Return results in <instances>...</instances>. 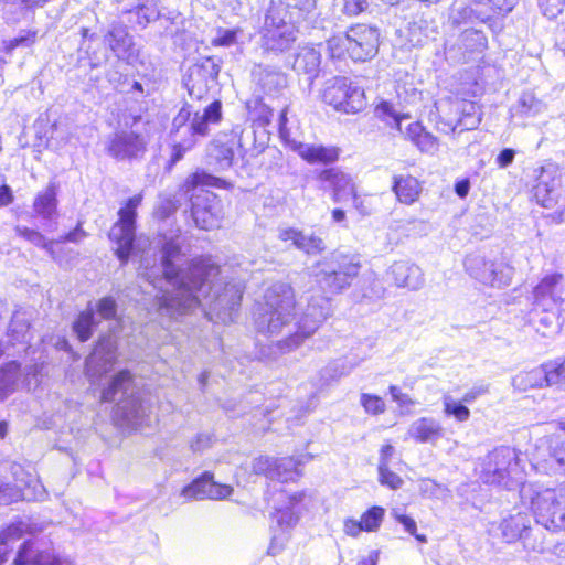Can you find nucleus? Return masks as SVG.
Returning a JSON list of instances; mask_svg holds the SVG:
<instances>
[{
	"instance_id": "nucleus-55",
	"label": "nucleus",
	"mask_w": 565,
	"mask_h": 565,
	"mask_svg": "<svg viewBox=\"0 0 565 565\" xmlns=\"http://www.w3.org/2000/svg\"><path fill=\"white\" fill-rule=\"evenodd\" d=\"M515 157V150L511 148H504L499 152V154L495 158V164L498 168L503 169L510 166Z\"/></svg>"
},
{
	"instance_id": "nucleus-4",
	"label": "nucleus",
	"mask_w": 565,
	"mask_h": 565,
	"mask_svg": "<svg viewBox=\"0 0 565 565\" xmlns=\"http://www.w3.org/2000/svg\"><path fill=\"white\" fill-rule=\"evenodd\" d=\"M142 200V193L128 198L118 210V218L108 233L109 239L116 244L115 255L124 265L128 263L135 248L137 210Z\"/></svg>"
},
{
	"instance_id": "nucleus-49",
	"label": "nucleus",
	"mask_w": 565,
	"mask_h": 565,
	"mask_svg": "<svg viewBox=\"0 0 565 565\" xmlns=\"http://www.w3.org/2000/svg\"><path fill=\"white\" fill-rule=\"evenodd\" d=\"M305 233L295 227H287L279 232V239L281 242H291L296 248H299Z\"/></svg>"
},
{
	"instance_id": "nucleus-46",
	"label": "nucleus",
	"mask_w": 565,
	"mask_h": 565,
	"mask_svg": "<svg viewBox=\"0 0 565 565\" xmlns=\"http://www.w3.org/2000/svg\"><path fill=\"white\" fill-rule=\"evenodd\" d=\"M21 490L9 483H0V504L8 505L21 499Z\"/></svg>"
},
{
	"instance_id": "nucleus-18",
	"label": "nucleus",
	"mask_w": 565,
	"mask_h": 565,
	"mask_svg": "<svg viewBox=\"0 0 565 565\" xmlns=\"http://www.w3.org/2000/svg\"><path fill=\"white\" fill-rule=\"evenodd\" d=\"M199 188H215L231 190L233 188V184L226 179L213 175L203 169H196L184 179V181L180 185V191H182L185 194H189L193 193Z\"/></svg>"
},
{
	"instance_id": "nucleus-35",
	"label": "nucleus",
	"mask_w": 565,
	"mask_h": 565,
	"mask_svg": "<svg viewBox=\"0 0 565 565\" xmlns=\"http://www.w3.org/2000/svg\"><path fill=\"white\" fill-rule=\"evenodd\" d=\"M360 404L364 412L372 416H379L386 411L384 398L376 394L362 393L360 395Z\"/></svg>"
},
{
	"instance_id": "nucleus-15",
	"label": "nucleus",
	"mask_w": 565,
	"mask_h": 565,
	"mask_svg": "<svg viewBox=\"0 0 565 565\" xmlns=\"http://www.w3.org/2000/svg\"><path fill=\"white\" fill-rule=\"evenodd\" d=\"M298 156L309 164H332L341 156V148L334 145H302L295 148Z\"/></svg>"
},
{
	"instance_id": "nucleus-37",
	"label": "nucleus",
	"mask_w": 565,
	"mask_h": 565,
	"mask_svg": "<svg viewBox=\"0 0 565 565\" xmlns=\"http://www.w3.org/2000/svg\"><path fill=\"white\" fill-rule=\"evenodd\" d=\"M463 42L470 52H482L487 49L488 40L486 34L480 30H466L463 32Z\"/></svg>"
},
{
	"instance_id": "nucleus-22",
	"label": "nucleus",
	"mask_w": 565,
	"mask_h": 565,
	"mask_svg": "<svg viewBox=\"0 0 565 565\" xmlns=\"http://www.w3.org/2000/svg\"><path fill=\"white\" fill-rule=\"evenodd\" d=\"M222 116V102L215 99L204 108L202 114H194L190 126L191 135L206 136L209 134V125L221 122Z\"/></svg>"
},
{
	"instance_id": "nucleus-47",
	"label": "nucleus",
	"mask_w": 565,
	"mask_h": 565,
	"mask_svg": "<svg viewBox=\"0 0 565 565\" xmlns=\"http://www.w3.org/2000/svg\"><path fill=\"white\" fill-rule=\"evenodd\" d=\"M388 393L391 394L392 399L401 408H408L416 404V401L407 393L402 392L401 387L397 385H390Z\"/></svg>"
},
{
	"instance_id": "nucleus-58",
	"label": "nucleus",
	"mask_w": 565,
	"mask_h": 565,
	"mask_svg": "<svg viewBox=\"0 0 565 565\" xmlns=\"http://www.w3.org/2000/svg\"><path fill=\"white\" fill-rule=\"evenodd\" d=\"M505 477V473L501 469H495L493 471L484 470L482 475L483 483L491 484L494 482H501Z\"/></svg>"
},
{
	"instance_id": "nucleus-60",
	"label": "nucleus",
	"mask_w": 565,
	"mask_h": 565,
	"mask_svg": "<svg viewBox=\"0 0 565 565\" xmlns=\"http://www.w3.org/2000/svg\"><path fill=\"white\" fill-rule=\"evenodd\" d=\"M469 189L470 182L468 179H462L455 183V192L461 199H465L468 195Z\"/></svg>"
},
{
	"instance_id": "nucleus-19",
	"label": "nucleus",
	"mask_w": 565,
	"mask_h": 565,
	"mask_svg": "<svg viewBox=\"0 0 565 565\" xmlns=\"http://www.w3.org/2000/svg\"><path fill=\"white\" fill-rule=\"evenodd\" d=\"M408 435L417 444L434 445L443 437L444 428L431 417H420L412 424Z\"/></svg>"
},
{
	"instance_id": "nucleus-59",
	"label": "nucleus",
	"mask_w": 565,
	"mask_h": 565,
	"mask_svg": "<svg viewBox=\"0 0 565 565\" xmlns=\"http://www.w3.org/2000/svg\"><path fill=\"white\" fill-rule=\"evenodd\" d=\"M14 200L13 192L8 184L0 185V209L10 205Z\"/></svg>"
},
{
	"instance_id": "nucleus-27",
	"label": "nucleus",
	"mask_w": 565,
	"mask_h": 565,
	"mask_svg": "<svg viewBox=\"0 0 565 565\" xmlns=\"http://www.w3.org/2000/svg\"><path fill=\"white\" fill-rule=\"evenodd\" d=\"M97 326L93 308L81 311L73 321L72 329L79 342L88 341Z\"/></svg>"
},
{
	"instance_id": "nucleus-32",
	"label": "nucleus",
	"mask_w": 565,
	"mask_h": 565,
	"mask_svg": "<svg viewBox=\"0 0 565 565\" xmlns=\"http://www.w3.org/2000/svg\"><path fill=\"white\" fill-rule=\"evenodd\" d=\"M214 150L216 152V162L220 166L230 168L233 166L235 160V149L236 146H239V142H236L235 140H228V141H220L216 140L213 142Z\"/></svg>"
},
{
	"instance_id": "nucleus-12",
	"label": "nucleus",
	"mask_w": 565,
	"mask_h": 565,
	"mask_svg": "<svg viewBox=\"0 0 565 565\" xmlns=\"http://www.w3.org/2000/svg\"><path fill=\"white\" fill-rule=\"evenodd\" d=\"M321 44H305L299 46L294 56L292 70L309 78H316L319 75L322 62Z\"/></svg>"
},
{
	"instance_id": "nucleus-23",
	"label": "nucleus",
	"mask_w": 565,
	"mask_h": 565,
	"mask_svg": "<svg viewBox=\"0 0 565 565\" xmlns=\"http://www.w3.org/2000/svg\"><path fill=\"white\" fill-rule=\"evenodd\" d=\"M246 121L252 127L265 128L270 125L274 109L267 105L263 97L256 96L245 102Z\"/></svg>"
},
{
	"instance_id": "nucleus-34",
	"label": "nucleus",
	"mask_w": 565,
	"mask_h": 565,
	"mask_svg": "<svg viewBox=\"0 0 565 565\" xmlns=\"http://www.w3.org/2000/svg\"><path fill=\"white\" fill-rule=\"evenodd\" d=\"M39 38L38 30H26L23 34L2 42V51L11 54L19 46H32Z\"/></svg>"
},
{
	"instance_id": "nucleus-16",
	"label": "nucleus",
	"mask_w": 565,
	"mask_h": 565,
	"mask_svg": "<svg viewBox=\"0 0 565 565\" xmlns=\"http://www.w3.org/2000/svg\"><path fill=\"white\" fill-rule=\"evenodd\" d=\"M395 454V447L387 440L379 449L377 480L381 486L396 491L404 484L403 478L390 467V461Z\"/></svg>"
},
{
	"instance_id": "nucleus-9",
	"label": "nucleus",
	"mask_w": 565,
	"mask_h": 565,
	"mask_svg": "<svg viewBox=\"0 0 565 565\" xmlns=\"http://www.w3.org/2000/svg\"><path fill=\"white\" fill-rule=\"evenodd\" d=\"M108 153L116 160H131L146 151V142L139 132H117L107 146Z\"/></svg>"
},
{
	"instance_id": "nucleus-50",
	"label": "nucleus",
	"mask_w": 565,
	"mask_h": 565,
	"mask_svg": "<svg viewBox=\"0 0 565 565\" xmlns=\"http://www.w3.org/2000/svg\"><path fill=\"white\" fill-rule=\"evenodd\" d=\"M366 0H343V11L347 15L355 17L366 9Z\"/></svg>"
},
{
	"instance_id": "nucleus-51",
	"label": "nucleus",
	"mask_w": 565,
	"mask_h": 565,
	"mask_svg": "<svg viewBox=\"0 0 565 565\" xmlns=\"http://www.w3.org/2000/svg\"><path fill=\"white\" fill-rule=\"evenodd\" d=\"M177 211V203L172 200L163 201L154 211V216L159 221H164Z\"/></svg>"
},
{
	"instance_id": "nucleus-62",
	"label": "nucleus",
	"mask_w": 565,
	"mask_h": 565,
	"mask_svg": "<svg viewBox=\"0 0 565 565\" xmlns=\"http://www.w3.org/2000/svg\"><path fill=\"white\" fill-rule=\"evenodd\" d=\"M486 390H472V391H468L463 396H462V402L463 403H471L472 401H475L478 396H480L482 393H484Z\"/></svg>"
},
{
	"instance_id": "nucleus-8",
	"label": "nucleus",
	"mask_w": 565,
	"mask_h": 565,
	"mask_svg": "<svg viewBox=\"0 0 565 565\" xmlns=\"http://www.w3.org/2000/svg\"><path fill=\"white\" fill-rule=\"evenodd\" d=\"M361 267L362 264L358 255L341 254L338 260V268L324 273L323 278L329 288L339 291L351 285L352 280L359 276Z\"/></svg>"
},
{
	"instance_id": "nucleus-45",
	"label": "nucleus",
	"mask_w": 565,
	"mask_h": 565,
	"mask_svg": "<svg viewBox=\"0 0 565 565\" xmlns=\"http://www.w3.org/2000/svg\"><path fill=\"white\" fill-rule=\"evenodd\" d=\"M274 516L281 529H290L298 522V515L294 511L285 508L276 509Z\"/></svg>"
},
{
	"instance_id": "nucleus-10",
	"label": "nucleus",
	"mask_w": 565,
	"mask_h": 565,
	"mask_svg": "<svg viewBox=\"0 0 565 565\" xmlns=\"http://www.w3.org/2000/svg\"><path fill=\"white\" fill-rule=\"evenodd\" d=\"M391 190L397 203L413 205L420 200L424 181L408 171L398 172L392 177Z\"/></svg>"
},
{
	"instance_id": "nucleus-44",
	"label": "nucleus",
	"mask_w": 565,
	"mask_h": 565,
	"mask_svg": "<svg viewBox=\"0 0 565 565\" xmlns=\"http://www.w3.org/2000/svg\"><path fill=\"white\" fill-rule=\"evenodd\" d=\"M551 192L552 190L546 182H539L534 186L535 201L543 207H552L555 199L552 196Z\"/></svg>"
},
{
	"instance_id": "nucleus-25",
	"label": "nucleus",
	"mask_w": 565,
	"mask_h": 565,
	"mask_svg": "<svg viewBox=\"0 0 565 565\" xmlns=\"http://www.w3.org/2000/svg\"><path fill=\"white\" fill-rule=\"evenodd\" d=\"M105 42L118 57H129L135 54L132 40L124 26L111 28L105 34Z\"/></svg>"
},
{
	"instance_id": "nucleus-36",
	"label": "nucleus",
	"mask_w": 565,
	"mask_h": 565,
	"mask_svg": "<svg viewBox=\"0 0 565 565\" xmlns=\"http://www.w3.org/2000/svg\"><path fill=\"white\" fill-rule=\"evenodd\" d=\"M26 533L23 522H13L0 531V545L10 546L20 541Z\"/></svg>"
},
{
	"instance_id": "nucleus-26",
	"label": "nucleus",
	"mask_w": 565,
	"mask_h": 565,
	"mask_svg": "<svg viewBox=\"0 0 565 565\" xmlns=\"http://www.w3.org/2000/svg\"><path fill=\"white\" fill-rule=\"evenodd\" d=\"M181 255V246L168 241L162 246V274L168 282H173L180 276V269L174 265V259Z\"/></svg>"
},
{
	"instance_id": "nucleus-6",
	"label": "nucleus",
	"mask_w": 565,
	"mask_h": 565,
	"mask_svg": "<svg viewBox=\"0 0 565 565\" xmlns=\"http://www.w3.org/2000/svg\"><path fill=\"white\" fill-rule=\"evenodd\" d=\"M234 492L231 484L214 480L211 471H204L182 489V494L189 500H225Z\"/></svg>"
},
{
	"instance_id": "nucleus-7",
	"label": "nucleus",
	"mask_w": 565,
	"mask_h": 565,
	"mask_svg": "<svg viewBox=\"0 0 565 565\" xmlns=\"http://www.w3.org/2000/svg\"><path fill=\"white\" fill-rule=\"evenodd\" d=\"M446 104L449 111L455 113L457 117L444 122L441 128L444 132H454L457 128L461 131L472 130L480 124L481 115L476 102L459 97H448Z\"/></svg>"
},
{
	"instance_id": "nucleus-61",
	"label": "nucleus",
	"mask_w": 565,
	"mask_h": 565,
	"mask_svg": "<svg viewBox=\"0 0 565 565\" xmlns=\"http://www.w3.org/2000/svg\"><path fill=\"white\" fill-rule=\"evenodd\" d=\"M379 551H372L366 557L361 558L356 565H377Z\"/></svg>"
},
{
	"instance_id": "nucleus-41",
	"label": "nucleus",
	"mask_w": 565,
	"mask_h": 565,
	"mask_svg": "<svg viewBox=\"0 0 565 565\" xmlns=\"http://www.w3.org/2000/svg\"><path fill=\"white\" fill-rule=\"evenodd\" d=\"M537 3L547 19H556L565 10V0H537Z\"/></svg>"
},
{
	"instance_id": "nucleus-20",
	"label": "nucleus",
	"mask_w": 565,
	"mask_h": 565,
	"mask_svg": "<svg viewBox=\"0 0 565 565\" xmlns=\"http://www.w3.org/2000/svg\"><path fill=\"white\" fill-rule=\"evenodd\" d=\"M405 138L420 152L434 154L438 151L439 140L420 121H413L405 129Z\"/></svg>"
},
{
	"instance_id": "nucleus-38",
	"label": "nucleus",
	"mask_w": 565,
	"mask_h": 565,
	"mask_svg": "<svg viewBox=\"0 0 565 565\" xmlns=\"http://www.w3.org/2000/svg\"><path fill=\"white\" fill-rule=\"evenodd\" d=\"M132 380V375L129 370L125 369L119 371L109 383L108 387H106L102 393V402H108L114 398L117 394L121 385L126 382H130Z\"/></svg>"
},
{
	"instance_id": "nucleus-43",
	"label": "nucleus",
	"mask_w": 565,
	"mask_h": 565,
	"mask_svg": "<svg viewBox=\"0 0 565 565\" xmlns=\"http://www.w3.org/2000/svg\"><path fill=\"white\" fill-rule=\"evenodd\" d=\"M394 519L396 522L403 525L404 530L412 536H414L418 542L426 543L427 537L425 534H419L417 531L416 521L407 514H394Z\"/></svg>"
},
{
	"instance_id": "nucleus-63",
	"label": "nucleus",
	"mask_w": 565,
	"mask_h": 565,
	"mask_svg": "<svg viewBox=\"0 0 565 565\" xmlns=\"http://www.w3.org/2000/svg\"><path fill=\"white\" fill-rule=\"evenodd\" d=\"M331 215L335 222H342L345 218V213L341 209H333Z\"/></svg>"
},
{
	"instance_id": "nucleus-42",
	"label": "nucleus",
	"mask_w": 565,
	"mask_h": 565,
	"mask_svg": "<svg viewBox=\"0 0 565 565\" xmlns=\"http://www.w3.org/2000/svg\"><path fill=\"white\" fill-rule=\"evenodd\" d=\"M96 310L105 320H113L117 317V303L110 296L100 298L97 301Z\"/></svg>"
},
{
	"instance_id": "nucleus-5",
	"label": "nucleus",
	"mask_w": 565,
	"mask_h": 565,
	"mask_svg": "<svg viewBox=\"0 0 565 565\" xmlns=\"http://www.w3.org/2000/svg\"><path fill=\"white\" fill-rule=\"evenodd\" d=\"M321 100L334 111L354 115L366 107L364 89L345 76H334L321 90Z\"/></svg>"
},
{
	"instance_id": "nucleus-52",
	"label": "nucleus",
	"mask_w": 565,
	"mask_h": 565,
	"mask_svg": "<svg viewBox=\"0 0 565 565\" xmlns=\"http://www.w3.org/2000/svg\"><path fill=\"white\" fill-rule=\"evenodd\" d=\"M20 367H21V365L19 362L9 361L0 367V376H2L3 380H6L10 383H13L14 377L17 376V374L20 371Z\"/></svg>"
},
{
	"instance_id": "nucleus-29",
	"label": "nucleus",
	"mask_w": 565,
	"mask_h": 565,
	"mask_svg": "<svg viewBox=\"0 0 565 565\" xmlns=\"http://www.w3.org/2000/svg\"><path fill=\"white\" fill-rule=\"evenodd\" d=\"M191 212L198 227L211 231L220 226L221 216L213 206L193 205Z\"/></svg>"
},
{
	"instance_id": "nucleus-24",
	"label": "nucleus",
	"mask_w": 565,
	"mask_h": 565,
	"mask_svg": "<svg viewBox=\"0 0 565 565\" xmlns=\"http://www.w3.org/2000/svg\"><path fill=\"white\" fill-rule=\"evenodd\" d=\"M512 384L520 392H527L534 388L547 386L543 364L520 371L513 379Z\"/></svg>"
},
{
	"instance_id": "nucleus-56",
	"label": "nucleus",
	"mask_w": 565,
	"mask_h": 565,
	"mask_svg": "<svg viewBox=\"0 0 565 565\" xmlns=\"http://www.w3.org/2000/svg\"><path fill=\"white\" fill-rule=\"evenodd\" d=\"M191 148L192 146L183 147L181 143H174L172 146V152L168 162V168H172L177 162H179L184 157V153Z\"/></svg>"
},
{
	"instance_id": "nucleus-33",
	"label": "nucleus",
	"mask_w": 565,
	"mask_h": 565,
	"mask_svg": "<svg viewBox=\"0 0 565 565\" xmlns=\"http://www.w3.org/2000/svg\"><path fill=\"white\" fill-rule=\"evenodd\" d=\"M15 233L19 237H21L25 241H29V242L35 244L36 246H41L42 248H44L45 250H47L51 254L53 253V247L55 245V241L54 239L46 241L45 237L42 235V233L39 232L38 230L30 228L28 226H17Z\"/></svg>"
},
{
	"instance_id": "nucleus-64",
	"label": "nucleus",
	"mask_w": 565,
	"mask_h": 565,
	"mask_svg": "<svg viewBox=\"0 0 565 565\" xmlns=\"http://www.w3.org/2000/svg\"><path fill=\"white\" fill-rule=\"evenodd\" d=\"M188 92H189V95L192 98H195L198 100H201L203 98L202 94L195 92V84L194 83L189 84Z\"/></svg>"
},
{
	"instance_id": "nucleus-54",
	"label": "nucleus",
	"mask_w": 565,
	"mask_h": 565,
	"mask_svg": "<svg viewBox=\"0 0 565 565\" xmlns=\"http://www.w3.org/2000/svg\"><path fill=\"white\" fill-rule=\"evenodd\" d=\"M315 330L298 329L287 338L288 345L298 347L313 334Z\"/></svg>"
},
{
	"instance_id": "nucleus-48",
	"label": "nucleus",
	"mask_w": 565,
	"mask_h": 565,
	"mask_svg": "<svg viewBox=\"0 0 565 565\" xmlns=\"http://www.w3.org/2000/svg\"><path fill=\"white\" fill-rule=\"evenodd\" d=\"M87 232L83 228V222H77L75 227L71 230L70 232L65 233L64 235L60 236L55 241V244L57 243H78L82 239L87 237Z\"/></svg>"
},
{
	"instance_id": "nucleus-11",
	"label": "nucleus",
	"mask_w": 565,
	"mask_h": 565,
	"mask_svg": "<svg viewBox=\"0 0 565 565\" xmlns=\"http://www.w3.org/2000/svg\"><path fill=\"white\" fill-rule=\"evenodd\" d=\"M316 179L327 185L332 191V200L341 201L347 195L356 196V191L352 179L339 168H326L316 174Z\"/></svg>"
},
{
	"instance_id": "nucleus-28",
	"label": "nucleus",
	"mask_w": 565,
	"mask_h": 565,
	"mask_svg": "<svg viewBox=\"0 0 565 565\" xmlns=\"http://www.w3.org/2000/svg\"><path fill=\"white\" fill-rule=\"evenodd\" d=\"M159 2L160 0H139L134 8L128 10V13L135 14L136 23L146 28L160 17Z\"/></svg>"
},
{
	"instance_id": "nucleus-17",
	"label": "nucleus",
	"mask_w": 565,
	"mask_h": 565,
	"mask_svg": "<svg viewBox=\"0 0 565 565\" xmlns=\"http://www.w3.org/2000/svg\"><path fill=\"white\" fill-rule=\"evenodd\" d=\"M563 274L553 273L546 275L540 279V281L534 286L532 290L534 305L536 307H541L543 310H547L545 308V301L550 299L553 305L561 306L563 299L556 295L557 286L563 281Z\"/></svg>"
},
{
	"instance_id": "nucleus-30",
	"label": "nucleus",
	"mask_w": 565,
	"mask_h": 565,
	"mask_svg": "<svg viewBox=\"0 0 565 565\" xmlns=\"http://www.w3.org/2000/svg\"><path fill=\"white\" fill-rule=\"evenodd\" d=\"M252 472L256 476H264L269 479L280 477V465L277 459L268 456H259L252 463Z\"/></svg>"
},
{
	"instance_id": "nucleus-40",
	"label": "nucleus",
	"mask_w": 565,
	"mask_h": 565,
	"mask_svg": "<svg viewBox=\"0 0 565 565\" xmlns=\"http://www.w3.org/2000/svg\"><path fill=\"white\" fill-rule=\"evenodd\" d=\"M444 413L447 416H454L458 422H465L470 417V411L467 406L450 398L444 401Z\"/></svg>"
},
{
	"instance_id": "nucleus-3",
	"label": "nucleus",
	"mask_w": 565,
	"mask_h": 565,
	"mask_svg": "<svg viewBox=\"0 0 565 565\" xmlns=\"http://www.w3.org/2000/svg\"><path fill=\"white\" fill-rule=\"evenodd\" d=\"M327 46L331 60L366 62L379 52L380 33L376 28L356 23L344 33L329 38Z\"/></svg>"
},
{
	"instance_id": "nucleus-31",
	"label": "nucleus",
	"mask_w": 565,
	"mask_h": 565,
	"mask_svg": "<svg viewBox=\"0 0 565 565\" xmlns=\"http://www.w3.org/2000/svg\"><path fill=\"white\" fill-rule=\"evenodd\" d=\"M542 364L547 386L565 384V358L550 360Z\"/></svg>"
},
{
	"instance_id": "nucleus-2",
	"label": "nucleus",
	"mask_w": 565,
	"mask_h": 565,
	"mask_svg": "<svg viewBox=\"0 0 565 565\" xmlns=\"http://www.w3.org/2000/svg\"><path fill=\"white\" fill-rule=\"evenodd\" d=\"M221 274V268L211 256H198L192 258L182 277L174 280L175 296H160L157 298L159 310H169L177 315H188L202 306L196 295L212 278Z\"/></svg>"
},
{
	"instance_id": "nucleus-57",
	"label": "nucleus",
	"mask_w": 565,
	"mask_h": 565,
	"mask_svg": "<svg viewBox=\"0 0 565 565\" xmlns=\"http://www.w3.org/2000/svg\"><path fill=\"white\" fill-rule=\"evenodd\" d=\"M376 109L380 111L382 116L391 117L396 121L397 125H399L402 117L394 111L393 105L390 102H381L377 105Z\"/></svg>"
},
{
	"instance_id": "nucleus-1",
	"label": "nucleus",
	"mask_w": 565,
	"mask_h": 565,
	"mask_svg": "<svg viewBox=\"0 0 565 565\" xmlns=\"http://www.w3.org/2000/svg\"><path fill=\"white\" fill-rule=\"evenodd\" d=\"M315 9V0H270L258 31L259 49L265 56H281L296 44L299 24Z\"/></svg>"
},
{
	"instance_id": "nucleus-14",
	"label": "nucleus",
	"mask_w": 565,
	"mask_h": 565,
	"mask_svg": "<svg viewBox=\"0 0 565 565\" xmlns=\"http://www.w3.org/2000/svg\"><path fill=\"white\" fill-rule=\"evenodd\" d=\"M60 558L53 553L41 550L34 540H25L19 546L12 565H60Z\"/></svg>"
},
{
	"instance_id": "nucleus-39",
	"label": "nucleus",
	"mask_w": 565,
	"mask_h": 565,
	"mask_svg": "<svg viewBox=\"0 0 565 565\" xmlns=\"http://www.w3.org/2000/svg\"><path fill=\"white\" fill-rule=\"evenodd\" d=\"M326 248V244L321 237L316 235H303L301 245L298 249L308 256H317L322 254Z\"/></svg>"
},
{
	"instance_id": "nucleus-21",
	"label": "nucleus",
	"mask_w": 565,
	"mask_h": 565,
	"mask_svg": "<svg viewBox=\"0 0 565 565\" xmlns=\"http://www.w3.org/2000/svg\"><path fill=\"white\" fill-rule=\"evenodd\" d=\"M60 185L55 181L49 182V184L40 191L33 200V211L36 215L51 218L57 212V194Z\"/></svg>"
},
{
	"instance_id": "nucleus-13",
	"label": "nucleus",
	"mask_w": 565,
	"mask_h": 565,
	"mask_svg": "<svg viewBox=\"0 0 565 565\" xmlns=\"http://www.w3.org/2000/svg\"><path fill=\"white\" fill-rule=\"evenodd\" d=\"M384 515V508L373 505L361 514L360 520H344L343 531L345 535L351 537H358L362 532H375L381 527Z\"/></svg>"
},
{
	"instance_id": "nucleus-53",
	"label": "nucleus",
	"mask_w": 565,
	"mask_h": 565,
	"mask_svg": "<svg viewBox=\"0 0 565 565\" xmlns=\"http://www.w3.org/2000/svg\"><path fill=\"white\" fill-rule=\"evenodd\" d=\"M236 31L223 30L218 32V35L212 40L214 46H228L235 42Z\"/></svg>"
}]
</instances>
